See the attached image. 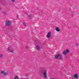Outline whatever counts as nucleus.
<instances>
[{"label":"nucleus","mask_w":79,"mask_h":79,"mask_svg":"<svg viewBox=\"0 0 79 79\" xmlns=\"http://www.w3.org/2000/svg\"><path fill=\"white\" fill-rule=\"evenodd\" d=\"M7 50L9 52H11V53L13 52V50H11L9 47L7 48Z\"/></svg>","instance_id":"obj_7"},{"label":"nucleus","mask_w":79,"mask_h":79,"mask_svg":"<svg viewBox=\"0 0 79 79\" xmlns=\"http://www.w3.org/2000/svg\"><path fill=\"white\" fill-rule=\"evenodd\" d=\"M2 10V8L1 7H0V11Z\"/></svg>","instance_id":"obj_19"},{"label":"nucleus","mask_w":79,"mask_h":79,"mask_svg":"<svg viewBox=\"0 0 79 79\" xmlns=\"http://www.w3.org/2000/svg\"><path fill=\"white\" fill-rule=\"evenodd\" d=\"M56 31H57V32H59V31H60V29L58 27H56Z\"/></svg>","instance_id":"obj_9"},{"label":"nucleus","mask_w":79,"mask_h":79,"mask_svg":"<svg viewBox=\"0 0 79 79\" xmlns=\"http://www.w3.org/2000/svg\"><path fill=\"white\" fill-rule=\"evenodd\" d=\"M28 16L29 17V18H31V15H28Z\"/></svg>","instance_id":"obj_15"},{"label":"nucleus","mask_w":79,"mask_h":79,"mask_svg":"<svg viewBox=\"0 0 79 79\" xmlns=\"http://www.w3.org/2000/svg\"><path fill=\"white\" fill-rule=\"evenodd\" d=\"M12 2H15V0H12Z\"/></svg>","instance_id":"obj_16"},{"label":"nucleus","mask_w":79,"mask_h":79,"mask_svg":"<svg viewBox=\"0 0 79 79\" xmlns=\"http://www.w3.org/2000/svg\"><path fill=\"white\" fill-rule=\"evenodd\" d=\"M3 56V54H1L0 55V58H2V57Z\"/></svg>","instance_id":"obj_13"},{"label":"nucleus","mask_w":79,"mask_h":79,"mask_svg":"<svg viewBox=\"0 0 79 79\" xmlns=\"http://www.w3.org/2000/svg\"><path fill=\"white\" fill-rule=\"evenodd\" d=\"M47 72L46 70H44L43 72V76L45 78H47Z\"/></svg>","instance_id":"obj_2"},{"label":"nucleus","mask_w":79,"mask_h":79,"mask_svg":"<svg viewBox=\"0 0 79 79\" xmlns=\"http://www.w3.org/2000/svg\"><path fill=\"white\" fill-rule=\"evenodd\" d=\"M1 73L3 74L4 76H5L7 74V72H5L4 71H1Z\"/></svg>","instance_id":"obj_5"},{"label":"nucleus","mask_w":79,"mask_h":79,"mask_svg":"<svg viewBox=\"0 0 79 79\" xmlns=\"http://www.w3.org/2000/svg\"><path fill=\"white\" fill-rule=\"evenodd\" d=\"M59 56L60 57V60H62V55L60 54V53H58L57 55H55V58L57 59Z\"/></svg>","instance_id":"obj_1"},{"label":"nucleus","mask_w":79,"mask_h":79,"mask_svg":"<svg viewBox=\"0 0 79 79\" xmlns=\"http://www.w3.org/2000/svg\"><path fill=\"white\" fill-rule=\"evenodd\" d=\"M26 48H27V49H28L29 48V47L28 46H27L26 47Z\"/></svg>","instance_id":"obj_14"},{"label":"nucleus","mask_w":79,"mask_h":79,"mask_svg":"<svg viewBox=\"0 0 79 79\" xmlns=\"http://www.w3.org/2000/svg\"><path fill=\"white\" fill-rule=\"evenodd\" d=\"M11 24V21L7 20L6 22L5 25L6 26H10Z\"/></svg>","instance_id":"obj_3"},{"label":"nucleus","mask_w":79,"mask_h":79,"mask_svg":"<svg viewBox=\"0 0 79 79\" xmlns=\"http://www.w3.org/2000/svg\"><path fill=\"white\" fill-rule=\"evenodd\" d=\"M76 45H77V46L78 45V44H76Z\"/></svg>","instance_id":"obj_17"},{"label":"nucleus","mask_w":79,"mask_h":79,"mask_svg":"<svg viewBox=\"0 0 79 79\" xmlns=\"http://www.w3.org/2000/svg\"><path fill=\"white\" fill-rule=\"evenodd\" d=\"M74 77L76 79H77L78 78V75L77 74H76L74 75Z\"/></svg>","instance_id":"obj_8"},{"label":"nucleus","mask_w":79,"mask_h":79,"mask_svg":"<svg viewBox=\"0 0 79 79\" xmlns=\"http://www.w3.org/2000/svg\"><path fill=\"white\" fill-rule=\"evenodd\" d=\"M19 78L18 76H15L14 79H18Z\"/></svg>","instance_id":"obj_11"},{"label":"nucleus","mask_w":79,"mask_h":79,"mask_svg":"<svg viewBox=\"0 0 79 79\" xmlns=\"http://www.w3.org/2000/svg\"><path fill=\"white\" fill-rule=\"evenodd\" d=\"M51 79H55L54 78H52Z\"/></svg>","instance_id":"obj_18"},{"label":"nucleus","mask_w":79,"mask_h":79,"mask_svg":"<svg viewBox=\"0 0 79 79\" xmlns=\"http://www.w3.org/2000/svg\"><path fill=\"white\" fill-rule=\"evenodd\" d=\"M51 35V32H49L48 33V34L47 35V38H50V36Z\"/></svg>","instance_id":"obj_6"},{"label":"nucleus","mask_w":79,"mask_h":79,"mask_svg":"<svg viewBox=\"0 0 79 79\" xmlns=\"http://www.w3.org/2000/svg\"><path fill=\"white\" fill-rule=\"evenodd\" d=\"M36 48L37 50H40V47H39V46H36Z\"/></svg>","instance_id":"obj_10"},{"label":"nucleus","mask_w":79,"mask_h":79,"mask_svg":"<svg viewBox=\"0 0 79 79\" xmlns=\"http://www.w3.org/2000/svg\"><path fill=\"white\" fill-rule=\"evenodd\" d=\"M27 14H28V12H27Z\"/></svg>","instance_id":"obj_20"},{"label":"nucleus","mask_w":79,"mask_h":79,"mask_svg":"<svg viewBox=\"0 0 79 79\" xmlns=\"http://www.w3.org/2000/svg\"><path fill=\"white\" fill-rule=\"evenodd\" d=\"M69 52V49H67L66 50L63 51V54L66 55H67Z\"/></svg>","instance_id":"obj_4"},{"label":"nucleus","mask_w":79,"mask_h":79,"mask_svg":"<svg viewBox=\"0 0 79 79\" xmlns=\"http://www.w3.org/2000/svg\"><path fill=\"white\" fill-rule=\"evenodd\" d=\"M23 25L24 26H26L27 25H26V23H23Z\"/></svg>","instance_id":"obj_12"}]
</instances>
